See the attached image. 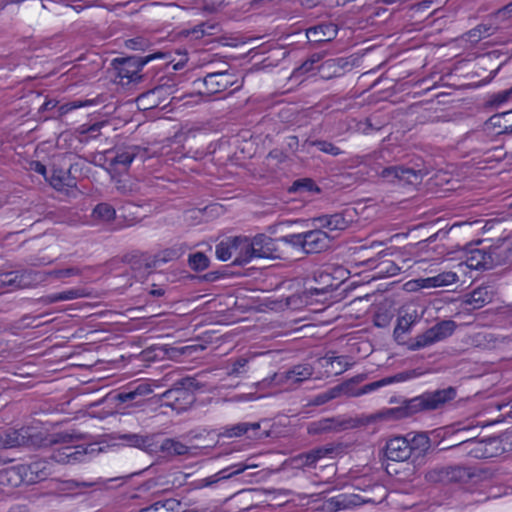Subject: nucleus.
<instances>
[{"label": "nucleus", "mask_w": 512, "mask_h": 512, "mask_svg": "<svg viewBox=\"0 0 512 512\" xmlns=\"http://www.w3.org/2000/svg\"><path fill=\"white\" fill-rule=\"evenodd\" d=\"M457 397V389L449 386L427 391L411 399H404L401 405L385 408L369 416V422L396 421L412 417L418 413L442 410Z\"/></svg>", "instance_id": "obj_1"}, {"label": "nucleus", "mask_w": 512, "mask_h": 512, "mask_svg": "<svg viewBox=\"0 0 512 512\" xmlns=\"http://www.w3.org/2000/svg\"><path fill=\"white\" fill-rule=\"evenodd\" d=\"M76 436L67 432L49 434L33 426L19 429L9 428L0 432V443L4 448L28 447L45 448L56 444L72 442Z\"/></svg>", "instance_id": "obj_2"}, {"label": "nucleus", "mask_w": 512, "mask_h": 512, "mask_svg": "<svg viewBox=\"0 0 512 512\" xmlns=\"http://www.w3.org/2000/svg\"><path fill=\"white\" fill-rule=\"evenodd\" d=\"M385 498L384 488L373 485L367 489H359L358 493H341L324 501L325 511L352 510L364 504L376 505Z\"/></svg>", "instance_id": "obj_3"}, {"label": "nucleus", "mask_w": 512, "mask_h": 512, "mask_svg": "<svg viewBox=\"0 0 512 512\" xmlns=\"http://www.w3.org/2000/svg\"><path fill=\"white\" fill-rule=\"evenodd\" d=\"M245 252L240 257H235L233 263L244 265L252 258L285 259L284 251L280 247L278 239L271 238L265 234L256 235L251 241L244 238Z\"/></svg>", "instance_id": "obj_4"}, {"label": "nucleus", "mask_w": 512, "mask_h": 512, "mask_svg": "<svg viewBox=\"0 0 512 512\" xmlns=\"http://www.w3.org/2000/svg\"><path fill=\"white\" fill-rule=\"evenodd\" d=\"M166 54L163 52H156L147 56H129L123 58H116L112 61V66L116 71V78L122 85L130 83H138L142 80L140 71L142 67L154 59L165 58Z\"/></svg>", "instance_id": "obj_5"}, {"label": "nucleus", "mask_w": 512, "mask_h": 512, "mask_svg": "<svg viewBox=\"0 0 512 512\" xmlns=\"http://www.w3.org/2000/svg\"><path fill=\"white\" fill-rule=\"evenodd\" d=\"M197 388L194 378L185 377L176 381L171 389L161 394L164 405L177 412L186 411L194 402L193 391Z\"/></svg>", "instance_id": "obj_6"}, {"label": "nucleus", "mask_w": 512, "mask_h": 512, "mask_svg": "<svg viewBox=\"0 0 512 512\" xmlns=\"http://www.w3.org/2000/svg\"><path fill=\"white\" fill-rule=\"evenodd\" d=\"M508 437H490L485 440H468L462 443L464 451L473 458L498 457L508 451Z\"/></svg>", "instance_id": "obj_7"}, {"label": "nucleus", "mask_w": 512, "mask_h": 512, "mask_svg": "<svg viewBox=\"0 0 512 512\" xmlns=\"http://www.w3.org/2000/svg\"><path fill=\"white\" fill-rule=\"evenodd\" d=\"M39 273L32 270L0 272V288L14 291L33 286Z\"/></svg>", "instance_id": "obj_8"}, {"label": "nucleus", "mask_w": 512, "mask_h": 512, "mask_svg": "<svg viewBox=\"0 0 512 512\" xmlns=\"http://www.w3.org/2000/svg\"><path fill=\"white\" fill-rule=\"evenodd\" d=\"M360 257H356L354 260L357 265L366 266L371 269L373 273V279H383L397 275L401 268L391 259L386 258V254L383 252L378 253L377 258H367L365 260L358 261Z\"/></svg>", "instance_id": "obj_9"}, {"label": "nucleus", "mask_w": 512, "mask_h": 512, "mask_svg": "<svg viewBox=\"0 0 512 512\" xmlns=\"http://www.w3.org/2000/svg\"><path fill=\"white\" fill-rule=\"evenodd\" d=\"M75 436L76 438L72 442L59 444L60 447L53 450L50 459L64 465H73L84 461L88 454V449L84 445H72L74 441L81 438L79 435Z\"/></svg>", "instance_id": "obj_10"}, {"label": "nucleus", "mask_w": 512, "mask_h": 512, "mask_svg": "<svg viewBox=\"0 0 512 512\" xmlns=\"http://www.w3.org/2000/svg\"><path fill=\"white\" fill-rule=\"evenodd\" d=\"M426 171L423 169H413L404 166H389L384 168L380 176L390 182L396 180L403 181L406 184H417L421 181Z\"/></svg>", "instance_id": "obj_11"}, {"label": "nucleus", "mask_w": 512, "mask_h": 512, "mask_svg": "<svg viewBox=\"0 0 512 512\" xmlns=\"http://www.w3.org/2000/svg\"><path fill=\"white\" fill-rule=\"evenodd\" d=\"M153 392L151 386L147 383H140L136 386H130L114 396L115 401L120 404L127 403L130 406H143L146 403V396Z\"/></svg>", "instance_id": "obj_12"}, {"label": "nucleus", "mask_w": 512, "mask_h": 512, "mask_svg": "<svg viewBox=\"0 0 512 512\" xmlns=\"http://www.w3.org/2000/svg\"><path fill=\"white\" fill-rule=\"evenodd\" d=\"M356 212L354 209H346L340 213L324 215L316 219L321 228L329 232L344 231L355 221Z\"/></svg>", "instance_id": "obj_13"}, {"label": "nucleus", "mask_w": 512, "mask_h": 512, "mask_svg": "<svg viewBox=\"0 0 512 512\" xmlns=\"http://www.w3.org/2000/svg\"><path fill=\"white\" fill-rule=\"evenodd\" d=\"M313 374V369L310 365H296L292 369L275 373L270 379L269 383L280 386L284 384H298L304 380L309 379Z\"/></svg>", "instance_id": "obj_14"}, {"label": "nucleus", "mask_w": 512, "mask_h": 512, "mask_svg": "<svg viewBox=\"0 0 512 512\" xmlns=\"http://www.w3.org/2000/svg\"><path fill=\"white\" fill-rule=\"evenodd\" d=\"M335 235H330L322 229L304 232V252L306 254L320 253L327 250Z\"/></svg>", "instance_id": "obj_15"}, {"label": "nucleus", "mask_w": 512, "mask_h": 512, "mask_svg": "<svg viewBox=\"0 0 512 512\" xmlns=\"http://www.w3.org/2000/svg\"><path fill=\"white\" fill-rule=\"evenodd\" d=\"M204 93L212 95L223 92L235 83V75L228 71L208 73L202 80Z\"/></svg>", "instance_id": "obj_16"}, {"label": "nucleus", "mask_w": 512, "mask_h": 512, "mask_svg": "<svg viewBox=\"0 0 512 512\" xmlns=\"http://www.w3.org/2000/svg\"><path fill=\"white\" fill-rule=\"evenodd\" d=\"M349 421L341 416L322 418L311 422L307 427L310 435H320L331 432H340L348 427Z\"/></svg>", "instance_id": "obj_17"}, {"label": "nucleus", "mask_w": 512, "mask_h": 512, "mask_svg": "<svg viewBox=\"0 0 512 512\" xmlns=\"http://www.w3.org/2000/svg\"><path fill=\"white\" fill-rule=\"evenodd\" d=\"M224 437L232 438V437H240L243 435H247L250 439H263L268 436L266 431L260 433V423H248L241 422L234 425L226 426L223 428V432L221 433Z\"/></svg>", "instance_id": "obj_18"}, {"label": "nucleus", "mask_w": 512, "mask_h": 512, "mask_svg": "<svg viewBox=\"0 0 512 512\" xmlns=\"http://www.w3.org/2000/svg\"><path fill=\"white\" fill-rule=\"evenodd\" d=\"M384 455L388 460L404 462L411 458V450L405 436H396L387 440Z\"/></svg>", "instance_id": "obj_19"}, {"label": "nucleus", "mask_w": 512, "mask_h": 512, "mask_svg": "<svg viewBox=\"0 0 512 512\" xmlns=\"http://www.w3.org/2000/svg\"><path fill=\"white\" fill-rule=\"evenodd\" d=\"M338 32V27L332 22H324L318 25L309 27L306 30V36L309 42L323 43L332 41Z\"/></svg>", "instance_id": "obj_20"}, {"label": "nucleus", "mask_w": 512, "mask_h": 512, "mask_svg": "<svg viewBox=\"0 0 512 512\" xmlns=\"http://www.w3.org/2000/svg\"><path fill=\"white\" fill-rule=\"evenodd\" d=\"M408 442V449L411 450V458L413 461L425 456L431 448V441L424 432H410L405 435Z\"/></svg>", "instance_id": "obj_21"}, {"label": "nucleus", "mask_w": 512, "mask_h": 512, "mask_svg": "<svg viewBox=\"0 0 512 512\" xmlns=\"http://www.w3.org/2000/svg\"><path fill=\"white\" fill-rule=\"evenodd\" d=\"M417 375L418 374L416 373L415 370L402 371L393 376H388V377L382 378L380 380H377V381H374V382H371V383H368V384L362 386L359 389V391L356 393V395L359 396V395H363L366 393H370L372 391H375V390H377L381 387H384L386 385H389V384L405 382L407 380H410V379L416 377Z\"/></svg>", "instance_id": "obj_22"}, {"label": "nucleus", "mask_w": 512, "mask_h": 512, "mask_svg": "<svg viewBox=\"0 0 512 512\" xmlns=\"http://www.w3.org/2000/svg\"><path fill=\"white\" fill-rule=\"evenodd\" d=\"M244 238L233 237L222 240L216 245L215 253L219 260L227 261L234 253H237L236 257H240L241 253H244Z\"/></svg>", "instance_id": "obj_23"}, {"label": "nucleus", "mask_w": 512, "mask_h": 512, "mask_svg": "<svg viewBox=\"0 0 512 512\" xmlns=\"http://www.w3.org/2000/svg\"><path fill=\"white\" fill-rule=\"evenodd\" d=\"M493 268L499 265L512 264V247L510 239H498L489 247Z\"/></svg>", "instance_id": "obj_24"}, {"label": "nucleus", "mask_w": 512, "mask_h": 512, "mask_svg": "<svg viewBox=\"0 0 512 512\" xmlns=\"http://www.w3.org/2000/svg\"><path fill=\"white\" fill-rule=\"evenodd\" d=\"M349 66L350 62L346 58H330L318 66V71L323 79H331L343 75Z\"/></svg>", "instance_id": "obj_25"}, {"label": "nucleus", "mask_w": 512, "mask_h": 512, "mask_svg": "<svg viewBox=\"0 0 512 512\" xmlns=\"http://www.w3.org/2000/svg\"><path fill=\"white\" fill-rule=\"evenodd\" d=\"M467 266L471 269H493V260H491L489 248H475L469 252L466 260Z\"/></svg>", "instance_id": "obj_26"}, {"label": "nucleus", "mask_w": 512, "mask_h": 512, "mask_svg": "<svg viewBox=\"0 0 512 512\" xmlns=\"http://www.w3.org/2000/svg\"><path fill=\"white\" fill-rule=\"evenodd\" d=\"M459 281L457 273L452 271H444L436 276L420 278L417 280L421 288H436L452 285Z\"/></svg>", "instance_id": "obj_27"}, {"label": "nucleus", "mask_w": 512, "mask_h": 512, "mask_svg": "<svg viewBox=\"0 0 512 512\" xmlns=\"http://www.w3.org/2000/svg\"><path fill=\"white\" fill-rule=\"evenodd\" d=\"M156 435H140L136 433L121 434L118 439L130 447L153 451Z\"/></svg>", "instance_id": "obj_28"}, {"label": "nucleus", "mask_w": 512, "mask_h": 512, "mask_svg": "<svg viewBox=\"0 0 512 512\" xmlns=\"http://www.w3.org/2000/svg\"><path fill=\"white\" fill-rule=\"evenodd\" d=\"M47 179L49 180L50 185L58 191L75 188L77 185V180L72 176L70 169H54L51 176Z\"/></svg>", "instance_id": "obj_29"}, {"label": "nucleus", "mask_w": 512, "mask_h": 512, "mask_svg": "<svg viewBox=\"0 0 512 512\" xmlns=\"http://www.w3.org/2000/svg\"><path fill=\"white\" fill-rule=\"evenodd\" d=\"M493 296V291L489 287L481 286L466 295L465 303L472 306V309H480L492 302Z\"/></svg>", "instance_id": "obj_30"}, {"label": "nucleus", "mask_w": 512, "mask_h": 512, "mask_svg": "<svg viewBox=\"0 0 512 512\" xmlns=\"http://www.w3.org/2000/svg\"><path fill=\"white\" fill-rule=\"evenodd\" d=\"M248 467H249L248 465L239 463V464H235L230 467H227L225 469H222L217 474L202 479L201 486L207 487V486H210V485L218 482L219 480L228 479L234 475H238V474L244 472Z\"/></svg>", "instance_id": "obj_31"}, {"label": "nucleus", "mask_w": 512, "mask_h": 512, "mask_svg": "<svg viewBox=\"0 0 512 512\" xmlns=\"http://www.w3.org/2000/svg\"><path fill=\"white\" fill-rule=\"evenodd\" d=\"M123 262L128 264L130 268L137 272V271H148L151 268H155L153 266V259H150L145 254L141 253H130L123 257Z\"/></svg>", "instance_id": "obj_32"}, {"label": "nucleus", "mask_w": 512, "mask_h": 512, "mask_svg": "<svg viewBox=\"0 0 512 512\" xmlns=\"http://www.w3.org/2000/svg\"><path fill=\"white\" fill-rule=\"evenodd\" d=\"M433 473L437 474V479L440 481L461 482L470 477V473L463 467H447L442 468Z\"/></svg>", "instance_id": "obj_33"}, {"label": "nucleus", "mask_w": 512, "mask_h": 512, "mask_svg": "<svg viewBox=\"0 0 512 512\" xmlns=\"http://www.w3.org/2000/svg\"><path fill=\"white\" fill-rule=\"evenodd\" d=\"M145 153L139 146H130L127 147L124 151L118 152L116 156L112 159V165H122L124 169H127L132 161L140 154Z\"/></svg>", "instance_id": "obj_34"}, {"label": "nucleus", "mask_w": 512, "mask_h": 512, "mask_svg": "<svg viewBox=\"0 0 512 512\" xmlns=\"http://www.w3.org/2000/svg\"><path fill=\"white\" fill-rule=\"evenodd\" d=\"M87 294L85 293V290L82 288H73L69 289L63 292L54 293L45 296L42 301L45 304H52L60 301H68L73 300L77 298L85 297Z\"/></svg>", "instance_id": "obj_35"}, {"label": "nucleus", "mask_w": 512, "mask_h": 512, "mask_svg": "<svg viewBox=\"0 0 512 512\" xmlns=\"http://www.w3.org/2000/svg\"><path fill=\"white\" fill-rule=\"evenodd\" d=\"M160 450L168 455L182 456L189 452V447L180 441L167 438L159 446Z\"/></svg>", "instance_id": "obj_36"}, {"label": "nucleus", "mask_w": 512, "mask_h": 512, "mask_svg": "<svg viewBox=\"0 0 512 512\" xmlns=\"http://www.w3.org/2000/svg\"><path fill=\"white\" fill-rule=\"evenodd\" d=\"M456 327L457 325L453 320H443L432 326L431 330L435 334L437 341H441L451 336Z\"/></svg>", "instance_id": "obj_37"}, {"label": "nucleus", "mask_w": 512, "mask_h": 512, "mask_svg": "<svg viewBox=\"0 0 512 512\" xmlns=\"http://www.w3.org/2000/svg\"><path fill=\"white\" fill-rule=\"evenodd\" d=\"M219 30L217 23L202 22L191 30L187 31V36L191 35L194 39L203 38L205 35H213Z\"/></svg>", "instance_id": "obj_38"}, {"label": "nucleus", "mask_w": 512, "mask_h": 512, "mask_svg": "<svg viewBox=\"0 0 512 512\" xmlns=\"http://www.w3.org/2000/svg\"><path fill=\"white\" fill-rule=\"evenodd\" d=\"M496 30L497 27L492 24L481 23L468 32V37L473 42H479L481 39L493 35Z\"/></svg>", "instance_id": "obj_39"}, {"label": "nucleus", "mask_w": 512, "mask_h": 512, "mask_svg": "<svg viewBox=\"0 0 512 512\" xmlns=\"http://www.w3.org/2000/svg\"><path fill=\"white\" fill-rule=\"evenodd\" d=\"M436 342L438 341L435 337V334L432 332L431 328H429L424 333L414 338V340L409 344V349L413 351L419 350Z\"/></svg>", "instance_id": "obj_40"}, {"label": "nucleus", "mask_w": 512, "mask_h": 512, "mask_svg": "<svg viewBox=\"0 0 512 512\" xmlns=\"http://www.w3.org/2000/svg\"><path fill=\"white\" fill-rule=\"evenodd\" d=\"M209 264L210 260L203 252H195L188 257L189 267L196 272L207 269Z\"/></svg>", "instance_id": "obj_41"}, {"label": "nucleus", "mask_w": 512, "mask_h": 512, "mask_svg": "<svg viewBox=\"0 0 512 512\" xmlns=\"http://www.w3.org/2000/svg\"><path fill=\"white\" fill-rule=\"evenodd\" d=\"M94 482L77 481V480H65L61 481L57 487L58 491L62 493H69L78 489L90 488L94 486Z\"/></svg>", "instance_id": "obj_42"}, {"label": "nucleus", "mask_w": 512, "mask_h": 512, "mask_svg": "<svg viewBox=\"0 0 512 512\" xmlns=\"http://www.w3.org/2000/svg\"><path fill=\"white\" fill-rule=\"evenodd\" d=\"M290 192H320V188L315 184V182L310 178H304L296 180L291 188Z\"/></svg>", "instance_id": "obj_43"}, {"label": "nucleus", "mask_w": 512, "mask_h": 512, "mask_svg": "<svg viewBox=\"0 0 512 512\" xmlns=\"http://www.w3.org/2000/svg\"><path fill=\"white\" fill-rule=\"evenodd\" d=\"M306 143H308L311 146L317 147L321 152L329 154L331 156H338L342 154V150L338 146L326 140L306 141Z\"/></svg>", "instance_id": "obj_44"}, {"label": "nucleus", "mask_w": 512, "mask_h": 512, "mask_svg": "<svg viewBox=\"0 0 512 512\" xmlns=\"http://www.w3.org/2000/svg\"><path fill=\"white\" fill-rule=\"evenodd\" d=\"M280 247L283 249L284 245H291L294 248L301 249L304 252V232L298 234H290L278 238Z\"/></svg>", "instance_id": "obj_45"}, {"label": "nucleus", "mask_w": 512, "mask_h": 512, "mask_svg": "<svg viewBox=\"0 0 512 512\" xmlns=\"http://www.w3.org/2000/svg\"><path fill=\"white\" fill-rule=\"evenodd\" d=\"M93 216L97 219L110 221L115 217V209L107 203H100L93 209Z\"/></svg>", "instance_id": "obj_46"}, {"label": "nucleus", "mask_w": 512, "mask_h": 512, "mask_svg": "<svg viewBox=\"0 0 512 512\" xmlns=\"http://www.w3.org/2000/svg\"><path fill=\"white\" fill-rule=\"evenodd\" d=\"M180 256L177 249H166L153 258V266L157 267L161 263H167L169 261L178 259Z\"/></svg>", "instance_id": "obj_47"}, {"label": "nucleus", "mask_w": 512, "mask_h": 512, "mask_svg": "<svg viewBox=\"0 0 512 512\" xmlns=\"http://www.w3.org/2000/svg\"><path fill=\"white\" fill-rule=\"evenodd\" d=\"M341 387L340 386H336V387H333L331 388L330 390L324 392V393H321V394H318L314 400H313V404L314 405H323L327 402H329L330 400L338 397L341 393Z\"/></svg>", "instance_id": "obj_48"}, {"label": "nucleus", "mask_w": 512, "mask_h": 512, "mask_svg": "<svg viewBox=\"0 0 512 512\" xmlns=\"http://www.w3.org/2000/svg\"><path fill=\"white\" fill-rule=\"evenodd\" d=\"M81 273H82V271L80 268L69 267V268H65V269H54V270L47 272L46 274L49 277H53L56 279H62V278L77 276V275H80Z\"/></svg>", "instance_id": "obj_49"}, {"label": "nucleus", "mask_w": 512, "mask_h": 512, "mask_svg": "<svg viewBox=\"0 0 512 512\" xmlns=\"http://www.w3.org/2000/svg\"><path fill=\"white\" fill-rule=\"evenodd\" d=\"M28 470L31 474H35V480H43L48 473L46 470V463L44 461H34L28 465Z\"/></svg>", "instance_id": "obj_50"}, {"label": "nucleus", "mask_w": 512, "mask_h": 512, "mask_svg": "<svg viewBox=\"0 0 512 512\" xmlns=\"http://www.w3.org/2000/svg\"><path fill=\"white\" fill-rule=\"evenodd\" d=\"M412 323L413 322L410 318H407L406 316L400 317L394 329L395 338L398 339L401 335L407 333L410 330Z\"/></svg>", "instance_id": "obj_51"}, {"label": "nucleus", "mask_w": 512, "mask_h": 512, "mask_svg": "<svg viewBox=\"0 0 512 512\" xmlns=\"http://www.w3.org/2000/svg\"><path fill=\"white\" fill-rule=\"evenodd\" d=\"M248 363V359L245 357H240L236 359L231 366L228 368L227 375L229 376H238L242 373H244V368L246 367Z\"/></svg>", "instance_id": "obj_52"}, {"label": "nucleus", "mask_w": 512, "mask_h": 512, "mask_svg": "<svg viewBox=\"0 0 512 512\" xmlns=\"http://www.w3.org/2000/svg\"><path fill=\"white\" fill-rule=\"evenodd\" d=\"M296 461L299 463V465L306 466V467H315L316 463L318 462L316 460L312 450L300 454L296 458Z\"/></svg>", "instance_id": "obj_53"}, {"label": "nucleus", "mask_w": 512, "mask_h": 512, "mask_svg": "<svg viewBox=\"0 0 512 512\" xmlns=\"http://www.w3.org/2000/svg\"><path fill=\"white\" fill-rule=\"evenodd\" d=\"M321 60V55L318 53L313 54L310 58L302 63L298 71L302 74L308 73L314 69V65Z\"/></svg>", "instance_id": "obj_54"}, {"label": "nucleus", "mask_w": 512, "mask_h": 512, "mask_svg": "<svg viewBox=\"0 0 512 512\" xmlns=\"http://www.w3.org/2000/svg\"><path fill=\"white\" fill-rule=\"evenodd\" d=\"M316 460L319 461L320 459L329 456L333 454L336 450L333 444H329L326 446L316 447L314 449H311Z\"/></svg>", "instance_id": "obj_55"}, {"label": "nucleus", "mask_w": 512, "mask_h": 512, "mask_svg": "<svg viewBox=\"0 0 512 512\" xmlns=\"http://www.w3.org/2000/svg\"><path fill=\"white\" fill-rule=\"evenodd\" d=\"M148 45V42L141 37L128 39L126 41V47L133 49V50H144L145 47Z\"/></svg>", "instance_id": "obj_56"}, {"label": "nucleus", "mask_w": 512, "mask_h": 512, "mask_svg": "<svg viewBox=\"0 0 512 512\" xmlns=\"http://www.w3.org/2000/svg\"><path fill=\"white\" fill-rule=\"evenodd\" d=\"M512 96V86L504 91H500L493 97V102L495 104H502L506 102Z\"/></svg>", "instance_id": "obj_57"}, {"label": "nucleus", "mask_w": 512, "mask_h": 512, "mask_svg": "<svg viewBox=\"0 0 512 512\" xmlns=\"http://www.w3.org/2000/svg\"><path fill=\"white\" fill-rule=\"evenodd\" d=\"M85 105H86V103H84L82 101H73L71 103H68V104L60 106L59 111H60V114H64V113H67L70 110H73V109H76V108H80V107H83Z\"/></svg>", "instance_id": "obj_58"}, {"label": "nucleus", "mask_w": 512, "mask_h": 512, "mask_svg": "<svg viewBox=\"0 0 512 512\" xmlns=\"http://www.w3.org/2000/svg\"><path fill=\"white\" fill-rule=\"evenodd\" d=\"M106 125V122H97L90 125L84 132L95 138L98 136L100 129Z\"/></svg>", "instance_id": "obj_59"}, {"label": "nucleus", "mask_w": 512, "mask_h": 512, "mask_svg": "<svg viewBox=\"0 0 512 512\" xmlns=\"http://www.w3.org/2000/svg\"><path fill=\"white\" fill-rule=\"evenodd\" d=\"M495 15L504 19L510 18L512 16V2L498 9Z\"/></svg>", "instance_id": "obj_60"}, {"label": "nucleus", "mask_w": 512, "mask_h": 512, "mask_svg": "<svg viewBox=\"0 0 512 512\" xmlns=\"http://www.w3.org/2000/svg\"><path fill=\"white\" fill-rule=\"evenodd\" d=\"M1 477L6 478L7 481H9V482H12V480L15 478L14 485L15 486L18 485V482H17L18 473L16 472V470L14 468L6 469L5 471H3L1 473Z\"/></svg>", "instance_id": "obj_61"}, {"label": "nucleus", "mask_w": 512, "mask_h": 512, "mask_svg": "<svg viewBox=\"0 0 512 512\" xmlns=\"http://www.w3.org/2000/svg\"><path fill=\"white\" fill-rule=\"evenodd\" d=\"M31 167L32 169L40 174V175H43L46 177V173H47V169H46V166L44 164H42L40 161H34L31 163Z\"/></svg>", "instance_id": "obj_62"}, {"label": "nucleus", "mask_w": 512, "mask_h": 512, "mask_svg": "<svg viewBox=\"0 0 512 512\" xmlns=\"http://www.w3.org/2000/svg\"><path fill=\"white\" fill-rule=\"evenodd\" d=\"M163 505L167 511H174L180 505V502L175 499H166L163 500Z\"/></svg>", "instance_id": "obj_63"}, {"label": "nucleus", "mask_w": 512, "mask_h": 512, "mask_svg": "<svg viewBox=\"0 0 512 512\" xmlns=\"http://www.w3.org/2000/svg\"><path fill=\"white\" fill-rule=\"evenodd\" d=\"M164 508L163 500L157 501L150 505L149 507L141 509L139 512H150V511H158L159 509Z\"/></svg>", "instance_id": "obj_64"}]
</instances>
